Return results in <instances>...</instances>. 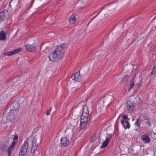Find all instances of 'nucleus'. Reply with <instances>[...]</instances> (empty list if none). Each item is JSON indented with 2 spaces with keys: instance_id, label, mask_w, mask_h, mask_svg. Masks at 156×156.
<instances>
[{
  "instance_id": "nucleus-40",
  "label": "nucleus",
  "mask_w": 156,
  "mask_h": 156,
  "mask_svg": "<svg viewBox=\"0 0 156 156\" xmlns=\"http://www.w3.org/2000/svg\"><path fill=\"white\" fill-rule=\"evenodd\" d=\"M155 28H156V26H155Z\"/></svg>"
},
{
  "instance_id": "nucleus-14",
  "label": "nucleus",
  "mask_w": 156,
  "mask_h": 156,
  "mask_svg": "<svg viewBox=\"0 0 156 156\" xmlns=\"http://www.w3.org/2000/svg\"><path fill=\"white\" fill-rule=\"evenodd\" d=\"M141 138L143 141H145L147 143H149L150 142V139L149 137L148 134L147 135H143L141 137Z\"/></svg>"
},
{
  "instance_id": "nucleus-8",
  "label": "nucleus",
  "mask_w": 156,
  "mask_h": 156,
  "mask_svg": "<svg viewBox=\"0 0 156 156\" xmlns=\"http://www.w3.org/2000/svg\"><path fill=\"white\" fill-rule=\"evenodd\" d=\"M71 78L73 80L76 82H80L82 78V76L80 75V71L73 74Z\"/></svg>"
},
{
  "instance_id": "nucleus-12",
  "label": "nucleus",
  "mask_w": 156,
  "mask_h": 156,
  "mask_svg": "<svg viewBox=\"0 0 156 156\" xmlns=\"http://www.w3.org/2000/svg\"><path fill=\"white\" fill-rule=\"evenodd\" d=\"M27 50L30 52H34L36 51V47L33 45H26Z\"/></svg>"
},
{
  "instance_id": "nucleus-7",
  "label": "nucleus",
  "mask_w": 156,
  "mask_h": 156,
  "mask_svg": "<svg viewBox=\"0 0 156 156\" xmlns=\"http://www.w3.org/2000/svg\"><path fill=\"white\" fill-rule=\"evenodd\" d=\"M12 112L16 111V113L15 114V117L13 118V119H15L17 115V112L19 111L20 107V104L18 103L17 102H14L12 105Z\"/></svg>"
},
{
  "instance_id": "nucleus-39",
  "label": "nucleus",
  "mask_w": 156,
  "mask_h": 156,
  "mask_svg": "<svg viewBox=\"0 0 156 156\" xmlns=\"http://www.w3.org/2000/svg\"><path fill=\"white\" fill-rule=\"evenodd\" d=\"M134 120V119H132V121H133V120Z\"/></svg>"
},
{
  "instance_id": "nucleus-36",
  "label": "nucleus",
  "mask_w": 156,
  "mask_h": 156,
  "mask_svg": "<svg viewBox=\"0 0 156 156\" xmlns=\"http://www.w3.org/2000/svg\"><path fill=\"white\" fill-rule=\"evenodd\" d=\"M124 125H125V126H126V124L125 123H124Z\"/></svg>"
},
{
  "instance_id": "nucleus-25",
  "label": "nucleus",
  "mask_w": 156,
  "mask_h": 156,
  "mask_svg": "<svg viewBox=\"0 0 156 156\" xmlns=\"http://www.w3.org/2000/svg\"><path fill=\"white\" fill-rule=\"evenodd\" d=\"M156 73V70L154 68H153L152 71L150 73V76H151L154 74Z\"/></svg>"
},
{
  "instance_id": "nucleus-26",
  "label": "nucleus",
  "mask_w": 156,
  "mask_h": 156,
  "mask_svg": "<svg viewBox=\"0 0 156 156\" xmlns=\"http://www.w3.org/2000/svg\"><path fill=\"white\" fill-rule=\"evenodd\" d=\"M18 139V136L17 135H15L13 138V140L15 141H16V142H17Z\"/></svg>"
},
{
  "instance_id": "nucleus-18",
  "label": "nucleus",
  "mask_w": 156,
  "mask_h": 156,
  "mask_svg": "<svg viewBox=\"0 0 156 156\" xmlns=\"http://www.w3.org/2000/svg\"><path fill=\"white\" fill-rule=\"evenodd\" d=\"M109 138H107L100 146L101 148H103L106 147L109 143Z\"/></svg>"
},
{
  "instance_id": "nucleus-6",
  "label": "nucleus",
  "mask_w": 156,
  "mask_h": 156,
  "mask_svg": "<svg viewBox=\"0 0 156 156\" xmlns=\"http://www.w3.org/2000/svg\"><path fill=\"white\" fill-rule=\"evenodd\" d=\"M126 108L129 112H133L135 108V106L134 105L133 101L130 100L127 101L126 102Z\"/></svg>"
},
{
  "instance_id": "nucleus-31",
  "label": "nucleus",
  "mask_w": 156,
  "mask_h": 156,
  "mask_svg": "<svg viewBox=\"0 0 156 156\" xmlns=\"http://www.w3.org/2000/svg\"><path fill=\"white\" fill-rule=\"evenodd\" d=\"M112 137V134H110V135H109V136H108V138H109V139L110 138H111Z\"/></svg>"
},
{
  "instance_id": "nucleus-33",
  "label": "nucleus",
  "mask_w": 156,
  "mask_h": 156,
  "mask_svg": "<svg viewBox=\"0 0 156 156\" xmlns=\"http://www.w3.org/2000/svg\"><path fill=\"white\" fill-rule=\"evenodd\" d=\"M11 2H9V6L10 7L11 6Z\"/></svg>"
},
{
  "instance_id": "nucleus-4",
  "label": "nucleus",
  "mask_w": 156,
  "mask_h": 156,
  "mask_svg": "<svg viewBox=\"0 0 156 156\" xmlns=\"http://www.w3.org/2000/svg\"><path fill=\"white\" fill-rule=\"evenodd\" d=\"M29 146L28 140H26L23 144L21 146L18 156H25L28 150Z\"/></svg>"
},
{
  "instance_id": "nucleus-32",
  "label": "nucleus",
  "mask_w": 156,
  "mask_h": 156,
  "mask_svg": "<svg viewBox=\"0 0 156 156\" xmlns=\"http://www.w3.org/2000/svg\"><path fill=\"white\" fill-rule=\"evenodd\" d=\"M153 68L155 69V70H156V64L154 66Z\"/></svg>"
},
{
  "instance_id": "nucleus-38",
  "label": "nucleus",
  "mask_w": 156,
  "mask_h": 156,
  "mask_svg": "<svg viewBox=\"0 0 156 156\" xmlns=\"http://www.w3.org/2000/svg\"><path fill=\"white\" fill-rule=\"evenodd\" d=\"M96 16H95L94 18H93V19H94L95 17H96Z\"/></svg>"
},
{
  "instance_id": "nucleus-27",
  "label": "nucleus",
  "mask_w": 156,
  "mask_h": 156,
  "mask_svg": "<svg viewBox=\"0 0 156 156\" xmlns=\"http://www.w3.org/2000/svg\"><path fill=\"white\" fill-rule=\"evenodd\" d=\"M51 109H52V108H51L49 110H48L47 111L46 113V114L47 115H48L50 114V111L51 110Z\"/></svg>"
},
{
  "instance_id": "nucleus-20",
  "label": "nucleus",
  "mask_w": 156,
  "mask_h": 156,
  "mask_svg": "<svg viewBox=\"0 0 156 156\" xmlns=\"http://www.w3.org/2000/svg\"><path fill=\"white\" fill-rule=\"evenodd\" d=\"M136 73H135L134 75H133V77L132 79L130 80V86H131V87H133V85H134V81L135 80V79L136 77Z\"/></svg>"
},
{
  "instance_id": "nucleus-2",
  "label": "nucleus",
  "mask_w": 156,
  "mask_h": 156,
  "mask_svg": "<svg viewBox=\"0 0 156 156\" xmlns=\"http://www.w3.org/2000/svg\"><path fill=\"white\" fill-rule=\"evenodd\" d=\"M82 109L83 111L80 117V126L81 129H83L87 124L89 112V109L86 105L83 106Z\"/></svg>"
},
{
  "instance_id": "nucleus-29",
  "label": "nucleus",
  "mask_w": 156,
  "mask_h": 156,
  "mask_svg": "<svg viewBox=\"0 0 156 156\" xmlns=\"http://www.w3.org/2000/svg\"><path fill=\"white\" fill-rule=\"evenodd\" d=\"M12 113H13L12 112H9L8 113V115H10V117L11 118L12 117V116H13Z\"/></svg>"
},
{
  "instance_id": "nucleus-24",
  "label": "nucleus",
  "mask_w": 156,
  "mask_h": 156,
  "mask_svg": "<svg viewBox=\"0 0 156 156\" xmlns=\"http://www.w3.org/2000/svg\"><path fill=\"white\" fill-rule=\"evenodd\" d=\"M2 151H6V150L7 149V146L6 145L4 144L2 146Z\"/></svg>"
},
{
  "instance_id": "nucleus-35",
  "label": "nucleus",
  "mask_w": 156,
  "mask_h": 156,
  "mask_svg": "<svg viewBox=\"0 0 156 156\" xmlns=\"http://www.w3.org/2000/svg\"><path fill=\"white\" fill-rule=\"evenodd\" d=\"M34 0H33L32 2V4L33 3V2H34Z\"/></svg>"
},
{
  "instance_id": "nucleus-34",
  "label": "nucleus",
  "mask_w": 156,
  "mask_h": 156,
  "mask_svg": "<svg viewBox=\"0 0 156 156\" xmlns=\"http://www.w3.org/2000/svg\"><path fill=\"white\" fill-rule=\"evenodd\" d=\"M135 130L136 131H138V129H137V128H136L135 129Z\"/></svg>"
},
{
  "instance_id": "nucleus-16",
  "label": "nucleus",
  "mask_w": 156,
  "mask_h": 156,
  "mask_svg": "<svg viewBox=\"0 0 156 156\" xmlns=\"http://www.w3.org/2000/svg\"><path fill=\"white\" fill-rule=\"evenodd\" d=\"M5 10H4L2 12H0V23L2 22H4V21L5 15Z\"/></svg>"
},
{
  "instance_id": "nucleus-5",
  "label": "nucleus",
  "mask_w": 156,
  "mask_h": 156,
  "mask_svg": "<svg viewBox=\"0 0 156 156\" xmlns=\"http://www.w3.org/2000/svg\"><path fill=\"white\" fill-rule=\"evenodd\" d=\"M122 119L121 120V124L125 129H129L130 124L128 122L129 119L128 118L127 115H123L122 116Z\"/></svg>"
},
{
  "instance_id": "nucleus-3",
  "label": "nucleus",
  "mask_w": 156,
  "mask_h": 156,
  "mask_svg": "<svg viewBox=\"0 0 156 156\" xmlns=\"http://www.w3.org/2000/svg\"><path fill=\"white\" fill-rule=\"evenodd\" d=\"M41 139L40 137L39 136L35 135L34 136L32 142V146L31 150V152L34 154V152L37 149L38 143H40Z\"/></svg>"
},
{
  "instance_id": "nucleus-1",
  "label": "nucleus",
  "mask_w": 156,
  "mask_h": 156,
  "mask_svg": "<svg viewBox=\"0 0 156 156\" xmlns=\"http://www.w3.org/2000/svg\"><path fill=\"white\" fill-rule=\"evenodd\" d=\"M66 47V45L64 44L58 46L53 52L49 54L48 56L49 60L54 62L61 59L64 54L65 49Z\"/></svg>"
},
{
  "instance_id": "nucleus-10",
  "label": "nucleus",
  "mask_w": 156,
  "mask_h": 156,
  "mask_svg": "<svg viewBox=\"0 0 156 156\" xmlns=\"http://www.w3.org/2000/svg\"><path fill=\"white\" fill-rule=\"evenodd\" d=\"M69 140L66 137H62L61 140V144L63 147H67L69 144Z\"/></svg>"
},
{
  "instance_id": "nucleus-21",
  "label": "nucleus",
  "mask_w": 156,
  "mask_h": 156,
  "mask_svg": "<svg viewBox=\"0 0 156 156\" xmlns=\"http://www.w3.org/2000/svg\"><path fill=\"white\" fill-rule=\"evenodd\" d=\"M143 83V82L142 81V78H141V79H140L139 83H137L136 85L138 88H140V87L142 86Z\"/></svg>"
},
{
  "instance_id": "nucleus-30",
  "label": "nucleus",
  "mask_w": 156,
  "mask_h": 156,
  "mask_svg": "<svg viewBox=\"0 0 156 156\" xmlns=\"http://www.w3.org/2000/svg\"><path fill=\"white\" fill-rule=\"evenodd\" d=\"M132 87H131V86H130V87L128 88V91H130Z\"/></svg>"
},
{
  "instance_id": "nucleus-9",
  "label": "nucleus",
  "mask_w": 156,
  "mask_h": 156,
  "mask_svg": "<svg viewBox=\"0 0 156 156\" xmlns=\"http://www.w3.org/2000/svg\"><path fill=\"white\" fill-rule=\"evenodd\" d=\"M22 50V48H19L13 50L12 51H8L5 52L4 55L5 56H10L13 55L15 54H16L20 52Z\"/></svg>"
},
{
  "instance_id": "nucleus-15",
  "label": "nucleus",
  "mask_w": 156,
  "mask_h": 156,
  "mask_svg": "<svg viewBox=\"0 0 156 156\" xmlns=\"http://www.w3.org/2000/svg\"><path fill=\"white\" fill-rule=\"evenodd\" d=\"M5 10H4L2 12H0V23L2 22H4V21L5 15Z\"/></svg>"
},
{
  "instance_id": "nucleus-37",
  "label": "nucleus",
  "mask_w": 156,
  "mask_h": 156,
  "mask_svg": "<svg viewBox=\"0 0 156 156\" xmlns=\"http://www.w3.org/2000/svg\"><path fill=\"white\" fill-rule=\"evenodd\" d=\"M13 0H11L10 1V2H11Z\"/></svg>"
},
{
  "instance_id": "nucleus-19",
  "label": "nucleus",
  "mask_w": 156,
  "mask_h": 156,
  "mask_svg": "<svg viewBox=\"0 0 156 156\" xmlns=\"http://www.w3.org/2000/svg\"><path fill=\"white\" fill-rule=\"evenodd\" d=\"M129 78V76L127 75H126L122 78L121 81V84H124L125 82H127Z\"/></svg>"
},
{
  "instance_id": "nucleus-13",
  "label": "nucleus",
  "mask_w": 156,
  "mask_h": 156,
  "mask_svg": "<svg viewBox=\"0 0 156 156\" xmlns=\"http://www.w3.org/2000/svg\"><path fill=\"white\" fill-rule=\"evenodd\" d=\"M7 37L5 33L3 30L0 31V40L5 41Z\"/></svg>"
},
{
  "instance_id": "nucleus-23",
  "label": "nucleus",
  "mask_w": 156,
  "mask_h": 156,
  "mask_svg": "<svg viewBox=\"0 0 156 156\" xmlns=\"http://www.w3.org/2000/svg\"><path fill=\"white\" fill-rule=\"evenodd\" d=\"M144 120L146 121V122L148 123L150 126H151L150 121L148 118L147 117H145L144 118Z\"/></svg>"
},
{
  "instance_id": "nucleus-17",
  "label": "nucleus",
  "mask_w": 156,
  "mask_h": 156,
  "mask_svg": "<svg viewBox=\"0 0 156 156\" xmlns=\"http://www.w3.org/2000/svg\"><path fill=\"white\" fill-rule=\"evenodd\" d=\"M76 18L75 14H73L69 18V22L71 24H73L76 21Z\"/></svg>"
},
{
  "instance_id": "nucleus-22",
  "label": "nucleus",
  "mask_w": 156,
  "mask_h": 156,
  "mask_svg": "<svg viewBox=\"0 0 156 156\" xmlns=\"http://www.w3.org/2000/svg\"><path fill=\"white\" fill-rule=\"evenodd\" d=\"M140 121V120L139 118L137 119L135 123V125H136L137 126L139 127L140 126V123L139 122Z\"/></svg>"
},
{
  "instance_id": "nucleus-11",
  "label": "nucleus",
  "mask_w": 156,
  "mask_h": 156,
  "mask_svg": "<svg viewBox=\"0 0 156 156\" xmlns=\"http://www.w3.org/2000/svg\"><path fill=\"white\" fill-rule=\"evenodd\" d=\"M16 143V141H13L9 147L7 151L8 156H11L12 153V151L13 149V147L15 145Z\"/></svg>"
},
{
  "instance_id": "nucleus-28",
  "label": "nucleus",
  "mask_w": 156,
  "mask_h": 156,
  "mask_svg": "<svg viewBox=\"0 0 156 156\" xmlns=\"http://www.w3.org/2000/svg\"><path fill=\"white\" fill-rule=\"evenodd\" d=\"M96 139V138L95 137H93V136H92L91 138V142H94Z\"/></svg>"
}]
</instances>
